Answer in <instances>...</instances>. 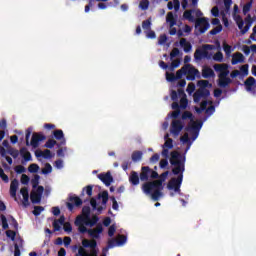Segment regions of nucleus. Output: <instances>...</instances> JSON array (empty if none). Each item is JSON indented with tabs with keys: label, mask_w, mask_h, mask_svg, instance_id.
Here are the masks:
<instances>
[{
	"label": "nucleus",
	"mask_w": 256,
	"mask_h": 256,
	"mask_svg": "<svg viewBox=\"0 0 256 256\" xmlns=\"http://www.w3.org/2000/svg\"><path fill=\"white\" fill-rule=\"evenodd\" d=\"M100 233H103V225L97 224L96 228L89 229L88 235L92 238L91 240L84 238L82 240V246L78 248L76 256H98L99 248H97V240L100 237Z\"/></svg>",
	"instance_id": "f257e3e1"
},
{
	"label": "nucleus",
	"mask_w": 256,
	"mask_h": 256,
	"mask_svg": "<svg viewBox=\"0 0 256 256\" xmlns=\"http://www.w3.org/2000/svg\"><path fill=\"white\" fill-rule=\"evenodd\" d=\"M169 176V171L158 176V180L146 182L142 185V191L145 195H151L153 201H159L163 197V182Z\"/></svg>",
	"instance_id": "f03ea898"
},
{
	"label": "nucleus",
	"mask_w": 256,
	"mask_h": 256,
	"mask_svg": "<svg viewBox=\"0 0 256 256\" xmlns=\"http://www.w3.org/2000/svg\"><path fill=\"white\" fill-rule=\"evenodd\" d=\"M183 19L190 23H195V28H199L200 35H203L210 27L209 20L203 17V12L200 9L185 10Z\"/></svg>",
	"instance_id": "7ed1b4c3"
},
{
	"label": "nucleus",
	"mask_w": 256,
	"mask_h": 256,
	"mask_svg": "<svg viewBox=\"0 0 256 256\" xmlns=\"http://www.w3.org/2000/svg\"><path fill=\"white\" fill-rule=\"evenodd\" d=\"M170 157V165L174 168L172 169L173 175H183L185 173V156L181 155V153L177 151H172Z\"/></svg>",
	"instance_id": "20e7f679"
},
{
	"label": "nucleus",
	"mask_w": 256,
	"mask_h": 256,
	"mask_svg": "<svg viewBox=\"0 0 256 256\" xmlns=\"http://www.w3.org/2000/svg\"><path fill=\"white\" fill-rule=\"evenodd\" d=\"M31 133H33V128L32 127L27 128L26 136H25L26 147H32V149H37V147H39L41 141H45V139H47V137H45V135H43L42 133L34 132L32 134L31 141L29 142Z\"/></svg>",
	"instance_id": "39448f33"
},
{
	"label": "nucleus",
	"mask_w": 256,
	"mask_h": 256,
	"mask_svg": "<svg viewBox=\"0 0 256 256\" xmlns=\"http://www.w3.org/2000/svg\"><path fill=\"white\" fill-rule=\"evenodd\" d=\"M215 49V45L212 44H204L202 47L197 48L194 52V60L195 61H203V59H211L213 57V53L209 51H213Z\"/></svg>",
	"instance_id": "423d86ee"
},
{
	"label": "nucleus",
	"mask_w": 256,
	"mask_h": 256,
	"mask_svg": "<svg viewBox=\"0 0 256 256\" xmlns=\"http://www.w3.org/2000/svg\"><path fill=\"white\" fill-rule=\"evenodd\" d=\"M97 199H102V206L97 207ZM97 199L91 198L90 205L93 211H98V213H102L103 210L107 208V203L109 201V192L108 191L100 192L97 195Z\"/></svg>",
	"instance_id": "0eeeda50"
},
{
	"label": "nucleus",
	"mask_w": 256,
	"mask_h": 256,
	"mask_svg": "<svg viewBox=\"0 0 256 256\" xmlns=\"http://www.w3.org/2000/svg\"><path fill=\"white\" fill-rule=\"evenodd\" d=\"M149 179H159V173L151 169L149 166H142L140 172V181H148Z\"/></svg>",
	"instance_id": "6e6552de"
},
{
	"label": "nucleus",
	"mask_w": 256,
	"mask_h": 256,
	"mask_svg": "<svg viewBox=\"0 0 256 256\" xmlns=\"http://www.w3.org/2000/svg\"><path fill=\"white\" fill-rule=\"evenodd\" d=\"M182 183H183V175L180 174L177 178H172L168 182L167 189H169V191H175V193H181Z\"/></svg>",
	"instance_id": "1a4fd4ad"
},
{
	"label": "nucleus",
	"mask_w": 256,
	"mask_h": 256,
	"mask_svg": "<svg viewBox=\"0 0 256 256\" xmlns=\"http://www.w3.org/2000/svg\"><path fill=\"white\" fill-rule=\"evenodd\" d=\"M211 95L209 89L199 88L193 95L194 103H199L201 99H207Z\"/></svg>",
	"instance_id": "9d476101"
},
{
	"label": "nucleus",
	"mask_w": 256,
	"mask_h": 256,
	"mask_svg": "<svg viewBox=\"0 0 256 256\" xmlns=\"http://www.w3.org/2000/svg\"><path fill=\"white\" fill-rule=\"evenodd\" d=\"M183 127H185V125H183L181 120H173L171 123L170 132L172 135H174V137H178L181 131H183Z\"/></svg>",
	"instance_id": "9b49d317"
},
{
	"label": "nucleus",
	"mask_w": 256,
	"mask_h": 256,
	"mask_svg": "<svg viewBox=\"0 0 256 256\" xmlns=\"http://www.w3.org/2000/svg\"><path fill=\"white\" fill-rule=\"evenodd\" d=\"M184 66H189L186 68L187 81H195V77L199 76V70L191 64H185Z\"/></svg>",
	"instance_id": "f8f14e48"
},
{
	"label": "nucleus",
	"mask_w": 256,
	"mask_h": 256,
	"mask_svg": "<svg viewBox=\"0 0 256 256\" xmlns=\"http://www.w3.org/2000/svg\"><path fill=\"white\" fill-rule=\"evenodd\" d=\"M89 217H91V207L84 206L82 208V215L76 217L77 223H83L84 221L89 220Z\"/></svg>",
	"instance_id": "ddd939ff"
},
{
	"label": "nucleus",
	"mask_w": 256,
	"mask_h": 256,
	"mask_svg": "<svg viewBox=\"0 0 256 256\" xmlns=\"http://www.w3.org/2000/svg\"><path fill=\"white\" fill-rule=\"evenodd\" d=\"M201 127H203L202 122L200 123L193 122L191 125L186 127V131H196L192 136V141H195V139L199 137V130L201 129Z\"/></svg>",
	"instance_id": "4468645a"
},
{
	"label": "nucleus",
	"mask_w": 256,
	"mask_h": 256,
	"mask_svg": "<svg viewBox=\"0 0 256 256\" xmlns=\"http://www.w3.org/2000/svg\"><path fill=\"white\" fill-rule=\"evenodd\" d=\"M98 179H100L106 187H109L113 183V176L111 175V172L99 174Z\"/></svg>",
	"instance_id": "2eb2a0df"
},
{
	"label": "nucleus",
	"mask_w": 256,
	"mask_h": 256,
	"mask_svg": "<svg viewBox=\"0 0 256 256\" xmlns=\"http://www.w3.org/2000/svg\"><path fill=\"white\" fill-rule=\"evenodd\" d=\"M53 135L57 141H60V144H57L58 147H61V145H65V143H67V141L65 140V134L63 133V130L61 129L54 130Z\"/></svg>",
	"instance_id": "dca6fc26"
},
{
	"label": "nucleus",
	"mask_w": 256,
	"mask_h": 256,
	"mask_svg": "<svg viewBox=\"0 0 256 256\" xmlns=\"http://www.w3.org/2000/svg\"><path fill=\"white\" fill-rule=\"evenodd\" d=\"M17 189H19V180L14 179L10 184V196L17 201Z\"/></svg>",
	"instance_id": "f3484780"
},
{
	"label": "nucleus",
	"mask_w": 256,
	"mask_h": 256,
	"mask_svg": "<svg viewBox=\"0 0 256 256\" xmlns=\"http://www.w3.org/2000/svg\"><path fill=\"white\" fill-rule=\"evenodd\" d=\"M35 157H43L44 159H52L53 154L51 153V150L46 149L44 151L41 150H36L35 151Z\"/></svg>",
	"instance_id": "a211bd4d"
},
{
	"label": "nucleus",
	"mask_w": 256,
	"mask_h": 256,
	"mask_svg": "<svg viewBox=\"0 0 256 256\" xmlns=\"http://www.w3.org/2000/svg\"><path fill=\"white\" fill-rule=\"evenodd\" d=\"M202 77L203 79H211V77H215V71H213V69H211V67L209 66H205L202 69Z\"/></svg>",
	"instance_id": "6ab92c4d"
},
{
	"label": "nucleus",
	"mask_w": 256,
	"mask_h": 256,
	"mask_svg": "<svg viewBox=\"0 0 256 256\" xmlns=\"http://www.w3.org/2000/svg\"><path fill=\"white\" fill-rule=\"evenodd\" d=\"M83 223H85L86 227H95L97 223H99V216L93 215L92 217L89 216L88 220H84Z\"/></svg>",
	"instance_id": "aec40b11"
},
{
	"label": "nucleus",
	"mask_w": 256,
	"mask_h": 256,
	"mask_svg": "<svg viewBox=\"0 0 256 256\" xmlns=\"http://www.w3.org/2000/svg\"><path fill=\"white\" fill-rule=\"evenodd\" d=\"M245 56L241 52H237L232 56V65H237L238 63H244Z\"/></svg>",
	"instance_id": "412c9836"
},
{
	"label": "nucleus",
	"mask_w": 256,
	"mask_h": 256,
	"mask_svg": "<svg viewBox=\"0 0 256 256\" xmlns=\"http://www.w3.org/2000/svg\"><path fill=\"white\" fill-rule=\"evenodd\" d=\"M20 155L24 159V161H26V162L33 160L32 156H31V152H29L27 147H22L20 149Z\"/></svg>",
	"instance_id": "4be33fe9"
},
{
	"label": "nucleus",
	"mask_w": 256,
	"mask_h": 256,
	"mask_svg": "<svg viewBox=\"0 0 256 256\" xmlns=\"http://www.w3.org/2000/svg\"><path fill=\"white\" fill-rule=\"evenodd\" d=\"M245 23L246 25L241 31L242 35H245V33H247L249 29H251V25H253V18H251L250 14H248L247 17L245 18Z\"/></svg>",
	"instance_id": "5701e85b"
},
{
	"label": "nucleus",
	"mask_w": 256,
	"mask_h": 256,
	"mask_svg": "<svg viewBox=\"0 0 256 256\" xmlns=\"http://www.w3.org/2000/svg\"><path fill=\"white\" fill-rule=\"evenodd\" d=\"M167 8L169 9V11H173V9L177 12L179 11V9H181V2H179V0H173L169 1L167 4Z\"/></svg>",
	"instance_id": "b1692460"
},
{
	"label": "nucleus",
	"mask_w": 256,
	"mask_h": 256,
	"mask_svg": "<svg viewBox=\"0 0 256 256\" xmlns=\"http://www.w3.org/2000/svg\"><path fill=\"white\" fill-rule=\"evenodd\" d=\"M244 85L246 87V91H253V87L256 85V80L254 77H249L244 82Z\"/></svg>",
	"instance_id": "393cba45"
},
{
	"label": "nucleus",
	"mask_w": 256,
	"mask_h": 256,
	"mask_svg": "<svg viewBox=\"0 0 256 256\" xmlns=\"http://www.w3.org/2000/svg\"><path fill=\"white\" fill-rule=\"evenodd\" d=\"M231 83H233L231 78H218V86H220L222 89L229 87Z\"/></svg>",
	"instance_id": "a878e982"
},
{
	"label": "nucleus",
	"mask_w": 256,
	"mask_h": 256,
	"mask_svg": "<svg viewBox=\"0 0 256 256\" xmlns=\"http://www.w3.org/2000/svg\"><path fill=\"white\" fill-rule=\"evenodd\" d=\"M139 179H141V178L136 171H132L130 173L129 181H130L131 185H139Z\"/></svg>",
	"instance_id": "bb28decb"
},
{
	"label": "nucleus",
	"mask_w": 256,
	"mask_h": 256,
	"mask_svg": "<svg viewBox=\"0 0 256 256\" xmlns=\"http://www.w3.org/2000/svg\"><path fill=\"white\" fill-rule=\"evenodd\" d=\"M180 45L183 47L185 53H189L193 49L191 42H187V39L185 38L180 40Z\"/></svg>",
	"instance_id": "cd10ccee"
},
{
	"label": "nucleus",
	"mask_w": 256,
	"mask_h": 256,
	"mask_svg": "<svg viewBox=\"0 0 256 256\" xmlns=\"http://www.w3.org/2000/svg\"><path fill=\"white\" fill-rule=\"evenodd\" d=\"M166 21L169 23L170 27H175V25H177V19L173 15V12L167 13Z\"/></svg>",
	"instance_id": "c85d7f7f"
},
{
	"label": "nucleus",
	"mask_w": 256,
	"mask_h": 256,
	"mask_svg": "<svg viewBox=\"0 0 256 256\" xmlns=\"http://www.w3.org/2000/svg\"><path fill=\"white\" fill-rule=\"evenodd\" d=\"M75 225H76V227H78L79 233H82V234L89 233V229H87V227H85V222H77V219H76Z\"/></svg>",
	"instance_id": "c756f323"
},
{
	"label": "nucleus",
	"mask_w": 256,
	"mask_h": 256,
	"mask_svg": "<svg viewBox=\"0 0 256 256\" xmlns=\"http://www.w3.org/2000/svg\"><path fill=\"white\" fill-rule=\"evenodd\" d=\"M213 67L217 73H223L224 71H227V69H229V65L227 64H214Z\"/></svg>",
	"instance_id": "7c9ffc66"
},
{
	"label": "nucleus",
	"mask_w": 256,
	"mask_h": 256,
	"mask_svg": "<svg viewBox=\"0 0 256 256\" xmlns=\"http://www.w3.org/2000/svg\"><path fill=\"white\" fill-rule=\"evenodd\" d=\"M197 85L200 87L199 89H207V87L211 89L213 87V84L209 83V80H199Z\"/></svg>",
	"instance_id": "2f4dec72"
},
{
	"label": "nucleus",
	"mask_w": 256,
	"mask_h": 256,
	"mask_svg": "<svg viewBox=\"0 0 256 256\" xmlns=\"http://www.w3.org/2000/svg\"><path fill=\"white\" fill-rule=\"evenodd\" d=\"M30 199L33 204H39L41 203V196L37 194V192L32 191L30 194Z\"/></svg>",
	"instance_id": "473e14b6"
},
{
	"label": "nucleus",
	"mask_w": 256,
	"mask_h": 256,
	"mask_svg": "<svg viewBox=\"0 0 256 256\" xmlns=\"http://www.w3.org/2000/svg\"><path fill=\"white\" fill-rule=\"evenodd\" d=\"M131 157H132V161L134 163H137V162L141 161V159H143V152H141V151H134L132 153Z\"/></svg>",
	"instance_id": "72a5a7b5"
},
{
	"label": "nucleus",
	"mask_w": 256,
	"mask_h": 256,
	"mask_svg": "<svg viewBox=\"0 0 256 256\" xmlns=\"http://www.w3.org/2000/svg\"><path fill=\"white\" fill-rule=\"evenodd\" d=\"M187 67L189 66L184 65L180 70L176 72V75H175L176 81L179 79H182L184 75H187Z\"/></svg>",
	"instance_id": "f704fd0d"
},
{
	"label": "nucleus",
	"mask_w": 256,
	"mask_h": 256,
	"mask_svg": "<svg viewBox=\"0 0 256 256\" xmlns=\"http://www.w3.org/2000/svg\"><path fill=\"white\" fill-rule=\"evenodd\" d=\"M69 201H70L71 203H74V205H75L76 207H81V205H83V200H81V198H79V196H71V197L69 198Z\"/></svg>",
	"instance_id": "c9c22d12"
},
{
	"label": "nucleus",
	"mask_w": 256,
	"mask_h": 256,
	"mask_svg": "<svg viewBox=\"0 0 256 256\" xmlns=\"http://www.w3.org/2000/svg\"><path fill=\"white\" fill-rule=\"evenodd\" d=\"M125 243H127V236L123 234L118 235L116 239V245L121 246V245H125Z\"/></svg>",
	"instance_id": "e433bc0d"
},
{
	"label": "nucleus",
	"mask_w": 256,
	"mask_h": 256,
	"mask_svg": "<svg viewBox=\"0 0 256 256\" xmlns=\"http://www.w3.org/2000/svg\"><path fill=\"white\" fill-rule=\"evenodd\" d=\"M55 145H57L56 140L48 139L47 142L45 143L44 147H46V149H53V147H55Z\"/></svg>",
	"instance_id": "4c0bfd02"
},
{
	"label": "nucleus",
	"mask_w": 256,
	"mask_h": 256,
	"mask_svg": "<svg viewBox=\"0 0 256 256\" xmlns=\"http://www.w3.org/2000/svg\"><path fill=\"white\" fill-rule=\"evenodd\" d=\"M39 179H41V176L36 174L34 178L31 180L33 189H37L39 187Z\"/></svg>",
	"instance_id": "58836bf2"
},
{
	"label": "nucleus",
	"mask_w": 256,
	"mask_h": 256,
	"mask_svg": "<svg viewBox=\"0 0 256 256\" xmlns=\"http://www.w3.org/2000/svg\"><path fill=\"white\" fill-rule=\"evenodd\" d=\"M8 153H9V155H11V157H13L14 159H17V157H19V153H21V152L15 148L10 147L8 149Z\"/></svg>",
	"instance_id": "ea45409f"
},
{
	"label": "nucleus",
	"mask_w": 256,
	"mask_h": 256,
	"mask_svg": "<svg viewBox=\"0 0 256 256\" xmlns=\"http://www.w3.org/2000/svg\"><path fill=\"white\" fill-rule=\"evenodd\" d=\"M52 171H53V167L49 163H46L44 168L42 169V174L49 175V173H51Z\"/></svg>",
	"instance_id": "a19ab883"
},
{
	"label": "nucleus",
	"mask_w": 256,
	"mask_h": 256,
	"mask_svg": "<svg viewBox=\"0 0 256 256\" xmlns=\"http://www.w3.org/2000/svg\"><path fill=\"white\" fill-rule=\"evenodd\" d=\"M253 5V2H247L242 9V13L243 15H247V13H249V11H251V7Z\"/></svg>",
	"instance_id": "79ce46f5"
},
{
	"label": "nucleus",
	"mask_w": 256,
	"mask_h": 256,
	"mask_svg": "<svg viewBox=\"0 0 256 256\" xmlns=\"http://www.w3.org/2000/svg\"><path fill=\"white\" fill-rule=\"evenodd\" d=\"M42 211H45V208L43 206H35L32 213L33 215H35V217H39Z\"/></svg>",
	"instance_id": "37998d69"
},
{
	"label": "nucleus",
	"mask_w": 256,
	"mask_h": 256,
	"mask_svg": "<svg viewBox=\"0 0 256 256\" xmlns=\"http://www.w3.org/2000/svg\"><path fill=\"white\" fill-rule=\"evenodd\" d=\"M142 28L144 29V31H151V20H144L142 22Z\"/></svg>",
	"instance_id": "c03bdc74"
},
{
	"label": "nucleus",
	"mask_w": 256,
	"mask_h": 256,
	"mask_svg": "<svg viewBox=\"0 0 256 256\" xmlns=\"http://www.w3.org/2000/svg\"><path fill=\"white\" fill-rule=\"evenodd\" d=\"M162 148L163 149H173V139H171V138H168L166 141H165V143H164V145H162Z\"/></svg>",
	"instance_id": "a18cd8bd"
},
{
	"label": "nucleus",
	"mask_w": 256,
	"mask_h": 256,
	"mask_svg": "<svg viewBox=\"0 0 256 256\" xmlns=\"http://www.w3.org/2000/svg\"><path fill=\"white\" fill-rule=\"evenodd\" d=\"M139 7L142 11H147V9H149V0L140 1Z\"/></svg>",
	"instance_id": "49530a36"
},
{
	"label": "nucleus",
	"mask_w": 256,
	"mask_h": 256,
	"mask_svg": "<svg viewBox=\"0 0 256 256\" xmlns=\"http://www.w3.org/2000/svg\"><path fill=\"white\" fill-rule=\"evenodd\" d=\"M187 105H189V100H187V97H182L180 99V109H187Z\"/></svg>",
	"instance_id": "de8ad7c7"
},
{
	"label": "nucleus",
	"mask_w": 256,
	"mask_h": 256,
	"mask_svg": "<svg viewBox=\"0 0 256 256\" xmlns=\"http://www.w3.org/2000/svg\"><path fill=\"white\" fill-rule=\"evenodd\" d=\"M221 31H223V26L218 25L214 29H212L209 33H210V35H217V34L221 33Z\"/></svg>",
	"instance_id": "09e8293b"
},
{
	"label": "nucleus",
	"mask_w": 256,
	"mask_h": 256,
	"mask_svg": "<svg viewBox=\"0 0 256 256\" xmlns=\"http://www.w3.org/2000/svg\"><path fill=\"white\" fill-rule=\"evenodd\" d=\"M6 236L11 239V241H15V237H17V232L13 230H7L6 231Z\"/></svg>",
	"instance_id": "8fccbe9b"
},
{
	"label": "nucleus",
	"mask_w": 256,
	"mask_h": 256,
	"mask_svg": "<svg viewBox=\"0 0 256 256\" xmlns=\"http://www.w3.org/2000/svg\"><path fill=\"white\" fill-rule=\"evenodd\" d=\"M166 80L173 83L174 81H177V78L174 73L166 72Z\"/></svg>",
	"instance_id": "3c124183"
},
{
	"label": "nucleus",
	"mask_w": 256,
	"mask_h": 256,
	"mask_svg": "<svg viewBox=\"0 0 256 256\" xmlns=\"http://www.w3.org/2000/svg\"><path fill=\"white\" fill-rule=\"evenodd\" d=\"M29 173H37L39 171V165L37 164H30L28 167Z\"/></svg>",
	"instance_id": "603ef678"
},
{
	"label": "nucleus",
	"mask_w": 256,
	"mask_h": 256,
	"mask_svg": "<svg viewBox=\"0 0 256 256\" xmlns=\"http://www.w3.org/2000/svg\"><path fill=\"white\" fill-rule=\"evenodd\" d=\"M213 59H214V61H217L218 63H222L223 62V53L217 52L216 54H214Z\"/></svg>",
	"instance_id": "864d4df0"
},
{
	"label": "nucleus",
	"mask_w": 256,
	"mask_h": 256,
	"mask_svg": "<svg viewBox=\"0 0 256 256\" xmlns=\"http://www.w3.org/2000/svg\"><path fill=\"white\" fill-rule=\"evenodd\" d=\"M85 191H86V194L88 195V197H91V195H93V186L88 185L85 188H83L82 195Z\"/></svg>",
	"instance_id": "5fc2aeb1"
},
{
	"label": "nucleus",
	"mask_w": 256,
	"mask_h": 256,
	"mask_svg": "<svg viewBox=\"0 0 256 256\" xmlns=\"http://www.w3.org/2000/svg\"><path fill=\"white\" fill-rule=\"evenodd\" d=\"M182 119L183 121L187 120V119H190L191 121H193V113L189 112V111H185L183 114H182Z\"/></svg>",
	"instance_id": "6e6d98bb"
},
{
	"label": "nucleus",
	"mask_w": 256,
	"mask_h": 256,
	"mask_svg": "<svg viewBox=\"0 0 256 256\" xmlns=\"http://www.w3.org/2000/svg\"><path fill=\"white\" fill-rule=\"evenodd\" d=\"M1 221H2V228L4 230L9 229V223L7 222V217H5V215L1 216Z\"/></svg>",
	"instance_id": "4d7b16f0"
},
{
	"label": "nucleus",
	"mask_w": 256,
	"mask_h": 256,
	"mask_svg": "<svg viewBox=\"0 0 256 256\" xmlns=\"http://www.w3.org/2000/svg\"><path fill=\"white\" fill-rule=\"evenodd\" d=\"M179 65H181V60H179V59L173 60L171 63L170 70L173 71L174 69H177V67H179Z\"/></svg>",
	"instance_id": "13d9d810"
},
{
	"label": "nucleus",
	"mask_w": 256,
	"mask_h": 256,
	"mask_svg": "<svg viewBox=\"0 0 256 256\" xmlns=\"http://www.w3.org/2000/svg\"><path fill=\"white\" fill-rule=\"evenodd\" d=\"M223 49H224V52L226 53V55H231V45L227 44V43H223Z\"/></svg>",
	"instance_id": "bf43d9fd"
},
{
	"label": "nucleus",
	"mask_w": 256,
	"mask_h": 256,
	"mask_svg": "<svg viewBox=\"0 0 256 256\" xmlns=\"http://www.w3.org/2000/svg\"><path fill=\"white\" fill-rule=\"evenodd\" d=\"M26 169H25V166L23 165H18L15 167V172L18 174V175H21V173H25Z\"/></svg>",
	"instance_id": "052dcab7"
},
{
	"label": "nucleus",
	"mask_w": 256,
	"mask_h": 256,
	"mask_svg": "<svg viewBox=\"0 0 256 256\" xmlns=\"http://www.w3.org/2000/svg\"><path fill=\"white\" fill-rule=\"evenodd\" d=\"M165 43H167V35H160L158 39V45H165Z\"/></svg>",
	"instance_id": "680f3d73"
},
{
	"label": "nucleus",
	"mask_w": 256,
	"mask_h": 256,
	"mask_svg": "<svg viewBox=\"0 0 256 256\" xmlns=\"http://www.w3.org/2000/svg\"><path fill=\"white\" fill-rule=\"evenodd\" d=\"M240 71H241V73H243L244 75H249V65H248V64L242 65V66L240 67Z\"/></svg>",
	"instance_id": "e2e57ef3"
},
{
	"label": "nucleus",
	"mask_w": 256,
	"mask_h": 256,
	"mask_svg": "<svg viewBox=\"0 0 256 256\" xmlns=\"http://www.w3.org/2000/svg\"><path fill=\"white\" fill-rule=\"evenodd\" d=\"M180 141L182 143H191V139H189V134L185 133L182 137H180Z\"/></svg>",
	"instance_id": "0e129e2a"
},
{
	"label": "nucleus",
	"mask_w": 256,
	"mask_h": 256,
	"mask_svg": "<svg viewBox=\"0 0 256 256\" xmlns=\"http://www.w3.org/2000/svg\"><path fill=\"white\" fill-rule=\"evenodd\" d=\"M64 231H65L66 233H71V232L73 231V226H71V223L66 222V223L64 224Z\"/></svg>",
	"instance_id": "69168bd1"
},
{
	"label": "nucleus",
	"mask_w": 256,
	"mask_h": 256,
	"mask_svg": "<svg viewBox=\"0 0 256 256\" xmlns=\"http://www.w3.org/2000/svg\"><path fill=\"white\" fill-rule=\"evenodd\" d=\"M21 183H22V185H28L29 184V176H27L26 174H22Z\"/></svg>",
	"instance_id": "338daca9"
},
{
	"label": "nucleus",
	"mask_w": 256,
	"mask_h": 256,
	"mask_svg": "<svg viewBox=\"0 0 256 256\" xmlns=\"http://www.w3.org/2000/svg\"><path fill=\"white\" fill-rule=\"evenodd\" d=\"M115 231H117V228L115 227V225H111L108 229V235L110 237H113V235H115Z\"/></svg>",
	"instance_id": "774afa93"
}]
</instances>
